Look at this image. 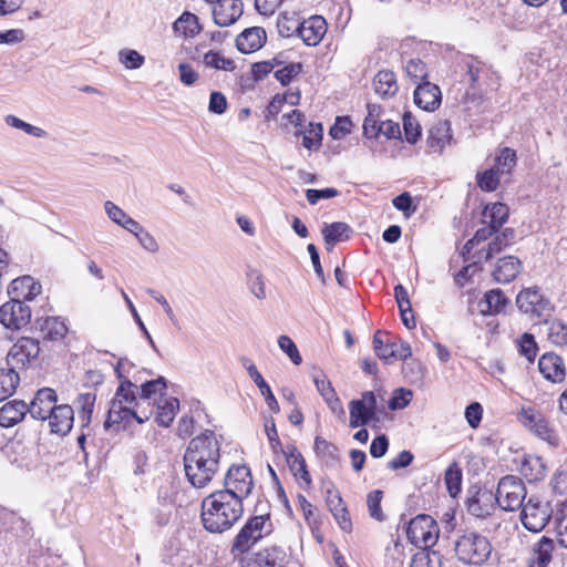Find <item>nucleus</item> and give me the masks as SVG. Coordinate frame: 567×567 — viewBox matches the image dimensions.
Listing matches in <instances>:
<instances>
[{"mask_svg": "<svg viewBox=\"0 0 567 567\" xmlns=\"http://www.w3.org/2000/svg\"><path fill=\"white\" fill-rule=\"evenodd\" d=\"M440 528L437 523L429 515H417L409 523L406 536L409 540L420 547L430 548L439 539Z\"/></svg>", "mask_w": 567, "mask_h": 567, "instance_id": "obj_7", "label": "nucleus"}, {"mask_svg": "<svg viewBox=\"0 0 567 567\" xmlns=\"http://www.w3.org/2000/svg\"><path fill=\"white\" fill-rule=\"evenodd\" d=\"M322 140V125L310 123L309 128L303 133L302 146L309 151L318 148Z\"/></svg>", "mask_w": 567, "mask_h": 567, "instance_id": "obj_55", "label": "nucleus"}, {"mask_svg": "<svg viewBox=\"0 0 567 567\" xmlns=\"http://www.w3.org/2000/svg\"><path fill=\"white\" fill-rule=\"evenodd\" d=\"M267 41V33L261 27H251L245 29L236 38L237 49L245 54L252 53L261 49Z\"/></svg>", "mask_w": 567, "mask_h": 567, "instance_id": "obj_19", "label": "nucleus"}, {"mask_svg": "<svg viewBox=\"0 0 567 567\" xmlns=\"http://www.w3.org/2000/svg\"><path fill=\"white\" fill-rule=\"evenodd\" d=\"M327 504L340 528L347 533L351 532L352 522L341 495L338 492L328 491Z\"/></svg>", "mask_w": 567, "mask_h": 567, "instance_id": "obj_24", "label": "nucleus"}, {"mask_svg": "<svg viewBox=\"0 0 567 567\" xmlns=\"http://www.w3.org/2000/svg\"><path fill=\"white\" fill-rule=\"evenodd\" d=\"M538 369L543 377L553 383H560L566 378L564 361L554 352H547L539 358Z\"/></svg>", "mask_w": 567, "mask_h": 567, "instance_id": "obj_17", "label": "nucleus"}, {"mask_svg": "<svg viewBox=\"0 0 567 567\" xmlns=\"http://www.w3.org/2000/svg\"><path fill=\"white\" fill-rule=\"evenodd\" d=\"M166 389V383L164 378H158L156 380L146 381L141 385L140 400L142 402L151 404H156L162 398L164 391Z\"/></svg>", "mask_w": 567, "mask_h": 567, "instance_id": "obj_33", "label": "nucleus"}, {"mask_svg": "<svg viewBox=\"0 0 567 567\" xmlns=\"http://www.w3.org/2000/svg\"><path fill=\"white\" fill-rule=\"evenodd\" d=\"M406 75L414 82L427 76L426 66L420 59H411L405 64Z\"/></svg>", "mask_w": 567, "mask_h": 567, "instance_id": "obj_61", "label": "nucleus"}, {"mask_svg": "<svg viewBox=\"0 0 567 567\" xmlns=\"http://www.w3.org/2000/svg\"><path fill=\"white\" fill-rule=\"evenodd\" d=\"M350 421L349 425L352 429L367 425L371 420L377 416L371 413L359 400H352L349 403Z\"/></svg>", "mask_w": 567, "mask_h": 567, "instance_id": "obj_40", "label": "nucleus"}, {"mask_svg": "<svg viewBox=\"0 0 567 567\" xmlns=\"http://www.w3.org/2000/svg\"><path fill=\"white\" fill-rule=\"evenodd\" d=\"M444 481L449 494L455 497L461 492L462 471L457 463H452L445 471Z\"/></svg>", "mask_w": 567, "mask_h": 567, "instance_id": "obj_47", "label": "nucleus"}, {"mask_svg": "<svg viewBox=\"0 0 567 567\" xmlns=\"http://www.w3.org/2000/svg\"><path fill=\"white\" fill-rule=\"evenodd\" d=\"M522 264L517 257L506 256L498 260L493 271L494 279L501 284H507L514 280L520 272Z\"/></svg>", "mask_w": 567, "mask_h": 567, "instance_id": "obj_26", "label": "nucleus"}, {"mask_svg": "<svg viewBox=\"0 0 567 567\" xmlns=\"http://www.w3.org/2000/svg\"><path fill=\"white\" fill-rule=\"evenodd\" d=\"M381 106L368 104V114L363 122V134L368 138L378 137V127L381 123Z\"/></svg>", "mask_w": 567, "mask_h": 567, "instance_id": "obj_43", "label": "nucleus"}, {"mask_svg": "<svg viewBox=\"0 0 567 567\" xmlns=\"http://www.w3.org/2000/svg\"><path fill=\"white\" fill-rule=\"evenodd\" d=\"M278 346L280 350L289 357L293 364L299 365L302 362L301 354L290 337L285 334L280 336L278 338Z\"/></svg>", "mask_w": 567, "mask_h": 567, "instance_id": "obj_57", "label": "nucleus"}, {"mask_svg": "<svg viewBox=\"0 0 567 567\" xmlns=\"http://www.w3.org/2000/svg\"><path fill=\"white\" fill-rule=\"evenodd\" d=\"M516 165V153L512 148L505 147L501 151V154L496 157L495 164L492 166L497 169L498 174L503 177L511 174L512 169Z\"/></svg>", "mask_w": 567, "mask_h": 567, "instance_id": "obj_46", "label": "nucleus"}, {"mask_svg": "<svg viewBox=\"0 0 567 567\" xmlns=\"http://www.w3.org/2000/svg\"><path fill=\"white\" fill-rule=\"evenodd\" d=\"M328 24L321 16H312L301 22L298 35L308 47L318 45L327 33Z\"/></svg>", "mask_w": 567, "mask_h": 567, "instance_id": "obj_16", "label": "nucleus"}, {"mask_svg": "<svg viewBox=\"0 0 567 567\" xmlns=\"http://www.w3.org/2000/svg\"><path fill=\"white\" fill-rule=\"evenodd\" d=\"M455 553L457 558L465 564L481 565L488 559L492 546L485 536L468 532L456 540Z\"/></svg>", "mask_w": 567, "mask_h": 567, "instance_id": "obj_4", "label": "nucleus"}, {"mask_svg": "<svg viewBox=\"0 0 567 567\" xmlns=\"http://www.w3.org/2000/svg\"><path fill=\"white\" fill-rule=\"evenodd\" d=\"M313 449L316 454L326 461H334L338 458L337 446L320 436L315 439Z\"/></svg>", "mask_w": 567, "mask_h": 567, "instance_id": "obj_56", "label": "nucleus"}, {"mask_svg": "<svg viewBox=\"0 0 567 567\" xmlns=\"http://www.w3.org/2000/svg\"><path fill=\"white\" fill-rule=\"evenodd\" d=\"M513 237L514 230L509 228L505 229L501 236H497L492 243L488 244L485 259L488 260L494 254L499 252L504 247H506L509 244Z\"/></svg>", "mask_w": 567, "mask_h": 567, "instance_id": "obj_59", "label": "nucleus"}, {"mask_svg": "<svg viewBox=\"0 0 567 567\" xmlns=\"http://www.w3.org/2000/svg\"><path fill=\"white\" fill-rule=\"evenodd\" d=\"M507 305V299L499 289H492L485 293L484 298L478 302L482 315H492L502 312Z\"/></svg>", "mask_w": 567, "mask_h": 567, "instance_id": "obj_32", "label": "nucleus"}, {"mask_svg": "<svg viewBox=\"0 0 567 567\" xmlns=\"http://www.w3.org/2000/svg\"><path fill=\"white\" fill-rule=\"evenodd\" d=\"M56 393L53 389H40L29 406L30 415L35 420L45 421L58 406Z\"/></svg>", "mask_w": 567, "mask_h": 567, "instance_id": "obj_15", "label": "nucleus"}, {"mask_svg": "<svg viewBox=\"0 0 567 567\" xmlns=\"http://www.w3.org/2000/svg\"><path fill=\"white\" fill-rule=\"evenodd\" d=\"M517 349L520 355L525 357L528 362H533L537 354V344L534 336L524 333L516 340Z\"/></svg>", "mask_w": 567, "mask_h": 567, "instance_id": "obj_50", "label": "nucleus"}, {"mask_svg": "<svg viewBox=\"0 0 567 567\" xmlns=\"http://www.w3.org/2000/svg\"><path fill=\"white\" fill-rule=\"evenodd\" d=\"M374 92L382 99L392 97L398 93L399 85L392 71H379L373 79Z\"/></svg>", "mask_w": 567, "mask_h": 567, "instance_id": "obj_31", "label": "nucleus"}, {"mask_svg": "<svg viewBox=\"0 0 567 567\" xmlns=\"http://www.w3.org/2000/svg\"><path fill=\"white\" fill-rule=\"evenodd\" d=\"M52 433L65 435L70 432L74 421L73 409L68 404H61L53 410L47 419Z\"/></svg>", "mask_w": 567, "mask_h": 567, "instance_id": "obj_23", "label": "nucleus"}, {"mask_svg": "<svg viewBox=\"0 0 567 567\" xmlns=\"http://www.w3.org/2000/svg\"><path fill=\"white\" fill-rule=\"evenodd\" d=\"M452 138L451 126L447 121H437L429 130L427 144L434 152H441Z\"/></svg>", "mask_w": 567, "mask_h": 567, "instance_id": "obj_30", "label": "nucleus"}, {"mask_svg": "<svg viewBox=\"0 0 567 567\" xmlns=\"http://www.w3.org/2000/svg\"><path fill=\"white\" fill-rule=\"evenodd\" d=\"M549 341L556 346L567 344V324L561 320L555 319L550 322L547 321Z\"/></svg>", "mask_w": 567, "mask_h": 567, "instance_id": "obj_51", "label": "nucleus"}, {"mask_svg": "<svg viewBox=\"0 0 567 567\" xmlns=\"http://www.w3.org/2000/svg\"><path fill=\"white\" fill-rule=\"evenodd\" d=\"M403 130L406 141L411 144L416 143L421 136V127L419 123L408 113L403 116Z\"/></svg>", "mask_w": 567, "mask_h": 567, "instance_id": "obj_60", "label": "nucleus"}, {"mask_svg": "<svg viewBox=\"0 0 567 567\" xmlns=\"http://www.w3.org/2000/svg\"><path fill=\"white\" fill-rule=\"evenodd\" d=\"M220 442L212 431L194 437L184 454V468L188 482L203 488L219 470Z\"/></svg>", "mask_w": 567, "mask_h": 567, "instance_id": "obj_1", "label": "nucleus"}, {"mask_svg": "<svg viewBox=\"0 0 567 567\" xmlns=\"http://www.w3.org/2000/svg\"><path fill=\"white\" fill-rule=\"evenodd\" d=\"M240 361L243 363V367L246 369L248 375L250 377V379L258 386L260 394L264 396L268 408L272 412L278 413L280 410L279 403H278L277 399L275 398L270 386L268 385V383L265 381L264 377L258 371L255 363L246 357L241 358Z\"/></svg>", "mask_w": 567, "mask_h": 567, "instance_id": "obj_20", "label": "nucleus"}, {"mask_svg": "<svg viewBox=\"0 0 567 567\" xmlns=\"http://www.w3.org/2000/svg\"><path fill=\"white\" fill-rule=\"evenodd\" d=\"M498 171L491 167L482 173L477 174V185L482 190L493 192L497 188L502 176L497 173Z\"/></svg>", "mask_w": 567, "mask_h": 567, "instance_id": "obj_52", "label": "nucleus"}, {"mask_svg": "<svg viewBox=\"0 0 567 567\" xmlns=\"http://www.w3.org/2000/svg\"><path fill=\"white\" fill-rule=\"evenodd\" d=\"M31 319V310L19 298L12 299L0 307V322L8 329L19 330Z\"/></svg>", "mask_w": 567, "mask_h": 567, "instance_id": "obj_12", "label": "nucleus"}, {"mask_svg": "<svg viewBox=\"0 0 567 567\" xmlns=\"http://www.w3.org/2000/svg\"><path fill=\"white\" fill-rule=\"evenodd\" d=\"M4 122L7 125L17 130H21L34 137H44L47 135L45 131L41 127L29 124L14 115H7Z\"/></svg>", "mask_w": 567, "mask_h": 567, "instance_id": "obj_53", "label": "nucleus"}, {"mask_svg": "<svg viewBox=\"0 0 567 567\" xmlns=\"http://www.w3.org/2000/svg\"><path fill=\"white\" fill-rule=\"evenodd\" d=\"M95 402V394L84 393L78 398V404L80 405L79 417L82 423V427H87L91 422Z\"/></svg>", "mask_w": 567, "mask_h": 567, "instance_id": "obj_48", "label": "nucleus"}, {"mask_svg": "<svg viewBox=\"0 0 567 567\" xmlns=\"http://www.w3.org/2000/svg\"><path fill=\"white\" fill-rule=\"evenodd\" d=\"M554 548L553 539L543 536L540 540L533 546L528 567H547L551 560Z\"/></svg>", "mask_w": 567, "mask_h": 567, "instance_id": "obj_29", "label": "nucleus"}, {"mask_svg": "<svg viewBox=\"0 0 567 567\" xmlns=\"http://www.w3.org/2000/svg\"><path fill=\"white\" fill-rule=\"evenodd\" d=\"M132 368L133 364L124 359L118 360L115 367L120 385L111 401L105 427H110L122 422H128L131 419H135L140 424H142L146 422L152 414V411L147 409L138 411V408L145 402H142L140 396H137V382L141 381V378L134 374V381L130 379Z\"/></svg>", "mask_w": 567, "mask_h": 567, "instance_id": "obj_2", "label": "nucleus"}, {"mask_svg": "<svg viewBox=\"0 0 567 567\" xmlns=\"http://www.w3.org/2000/svg\"><path fill=\"white\" fill-rule=\"evenodd\" d=\"M550 518L547 503L530 497L522 507L520 520L524 527L530 532L538 533L545 528Z\"/></svg>", "mask_w": 567, "mask_h": 567, "instance_id": "obj_10", "label": "nucleus"}, {"mask_svg": "<svg viewBox=\"0 0 567 567\" xmlns=\"http://www.w3.org/2000/svg\"><path fill=\"white\" fill-rule=\"evenodd\" d=\"M118 61L125 66V69L136 70L144 64L145 58L136 50L122 49L118 52Z\"/></svg>", "mask_w": 567, "mask_h": 567, "instance_id": "obj_54", "label": "nucleus"}, {"mask_svg": "<svg viewBox=\"0 0 567 567\" xmlns=\"http://www.w3.org/2000/svg\"><path fill=\"white\" fill-rule=\"evenodd\" d=\"M41 292V285L30 276L13 279L9 286L8 293L16 298L32 300Z\"/></svg>", "mask_w": 567, "mask_h": 567, "instance_id": "obj_28", "label": "nucleus"}, {"mask_svg": "<svg viewBox=\"0 0 567 567\" xmlns=\"http://www.w3.org/2000/svg\"><path fill=\"white\" fill-rule=\"evenodd\" d=\"M285 454L287 465L295 478L305 486H309L312 482L306 461L302 454L295 445H288L286 450H281Z\"/></svg>", "mask_w": 567, "mask_h": 567, "instance_id": "obj_18", "label": "nucleus"}, {"mask_svg": "<svg viewBox=\"0 0 567 567\" xmlns=\"http://www.w3.org/2000/svg\"><path fill=\"white\" fill-rule=\"evenodd\" d=\"M243 512V499L230 491H216L202 502L203 525L210 533L228 530Z\"/></svg>", "mask_w": 567, "mask_h": 567, "instance_id": "obj_3", "label": "nucleus"}, {"mask_svg": "<svg viewBox=\"0 0 567 567\" xmlns=\"http://www.w3.org/2000/svg\"><path fill=\"white\" fill-rule=\"evenodd\" d=\"M321 233L327 250L332 251L337 244L346 241L350 238L352 230L348 224L342 221H334L332 224H326Z\"/></svg>", "mask_w": 567, "mask_h": 567, "instance_id": "obj_25", "label": "nucleus"}, {"mask_svg": "<svg viewBox=\"0 0 567 567\" xmlns=\"http://www.w3.org/2000/svg\"><path fill=\"white\" fill-rule=\"evenodd\" d=\"M214 22L219 27L233 25L244 13L241 0H219L212 7Z\"/></svg>", "mask_w": 567, "mask_h": 567, "instance_id": "obj_14", "label": "nucleus"}, {"mask_svg": "<svg viewBox=\"0 0 567 567\" xmlns=\"http://www.w3.org/2000/svg\"><path fill=\"white\" fill-rule=\"evenodd\" d=\"M373 349L380 359L389 360L396 357L398 344L389 340L386 332L377 331L373 336Z\"/></svg>", "mask_w": 567, "mask_h": 567, "instance_id": "obj_38", "label": "nucleus"}, {"mask_svg": "<svg viewBox=\"0 0 567 567\" xmlns=\"http://www.w3.org/2000/svg\"><path fill=\"white\" fill-rule=\"evenodd\" d=\"M441 556L429 548H421L411 559L410 567H441Z\"/></svg>", "mask_w": 567, "mask_h": 567, "instance_id": "obj_45", "label": "nucleus"}, {"mask_svg": "<svg viewBox=\"0 0 567 567\" xmlns=\"http://www.w3.org/2000/svg\"><path fill=\"white\" fill-rule=\"evenodd\" d=\"M286 553L277 546L265 548L248 558L243 567H285Z\"/></svg>", "mask_w": 567, "mask_h": 567, "instance_id": "obj_21", "label": "nucleus"}, {"mask_svg": "<svg viewBox=\"0 0 567 567\" xmlns=\"http://www.w3.org/2000/svg\"><path fill=\"white\" fill-rule=\"evenodd\" d=\"M142 249L150 254H157L159 251V244L155 236L144 228L137 220L133 227L128 230Z\"/></svg>", "mask_w": 567, "mask_h": 567, "instance_id": "obj_36", "label": "nucleus"}, {"mask_svg": "<svg viewBox=\"0 0 567 567\" xmlns=\"http://www.w3.org/2000/svg\"><path fill=\"white\" fill-rule=\"evenodd\" d=\"M301 72L300 63H291L275 72V78L282 84L288 85L291 80Z\"/></svg>", "mask_w": 567, "mask_h": 567, "instance_id": "obj_64", "label": "nucleus"}, {"mask_svg": "<svg viewBox=\"0 0 567 567\" xmlns=\"http://www.w3.org/2000/svg\"><path fill=\"white\" fill-rule=\"evenodd\" d=\"M272 530L269 515L251 517L235 537L231 546L233 554L248 551L259 539Z\"/></svg>", "mask_w": 567, "mask_h": 567, "instance_id": "obj_5", "label": "nucleus"}, {"mask_svg": "<svg viewBox=\"0 0 567 567\" xmlns=\"http://www.w3.org/2000/svg\"><path fill=\"white\" fill-rule=\"evenodd\" d=\"M104 212L109 219L122 227L126 231H128L133 225L136 223L134 218H132L128 214H126L120 206H117L112 200H106L104 203Z\"/></svg>", "mask_w": 567, "mask_h": 567, "instance_id": "obj_39", "label": "nucleus"}, {"mask_svg": "<svg viewBox=\"0 0 567 567\" xmlns=\"http://www.w3.org/2000/svg\"><path fill=\"white\" fill-rule=\"evenodd\" d=\"M249 290L259 300L266 298V285L264 276L259 271H252L249 276Z\"/></svg>", "mask_w": 567, "mask_h": 567, "instance_id": "obj_63", "label": "nucleus"}, {"mask_svg": "<svg viewBox=\"0 0 567 567\" xmlns=\"http://www.w3.org/2000/svg\"><path fill=\"white\" fill-rule=\"evenodd\" d=\"M29 406L23 401L13 400L0 409V425L11 427L23 420Z\"/></svg>", "mask_w": 567, "mask_h": 567, "instance_id": "obj_27", "label": "nucleus"}, {"mask_svg": "<svg viewBox=\"0 0 567 567\" xmlns=\"http://www.w3.org/2000/svg\"><path fill=\"white\" fill-rule=\"evenodd\" d=\"M312 380L323 400H327L328 398L336 394V391L332 388L331 382L327 379L326 374L322 371H317L316 373H313Z\"/></svg>", "mask_w": 567, "mask_h": 567, "instance_id": "obj_62", "label": "nucleus"}, {"mask_svg": "<svg viewBox=\"0 0 567 567\" xmlns=\"http://www.w3.org/2000/svg\"><path fill=\"white\" fill-rule=\"evenodd\" d=\"M40 353L39 341L29 338H20L7 354V363L14 370L27 364H32L38 360Z\"/></svg>", "mask_w": 567, "mask_h": 567, "instance_id": "obj_11", "label": "nucleus"}, {"mask_svg": "<svg viewBox=\"0 0 567 567\" xmlns=\"http://www.w3.org/2000/svg\"><path fill=\"white\" fill-rule=\"evenodd\" d=\"M203 61L207 68L216 70L234 71L236 68L235 62L231 59L225 58L215 51H208L205 53Z\"/></svg>", "mask_w": 567, "mask_h": 567, "instance_id": "obj_49", "label": "nucleus"}, {"mask_svg": "<svg viewBox=\"0 0 567 567\" xmlns=\"http://www.w3.org/2000/svg\"><path fill=\"white\" fill-rule=\"evenodd\" d=\"M383 497L382 491L375 489L368 494L367 505L369 514L375 520L382 522L384 519L383 512L381 509V501Z\"/></svg>", "mask_w": 567, "mask_h": 567, "instance_id": "obj_58", "label": "nucleus"}, {"mask_svg": "<svg viewBox=\"0 0 567 567\" xmlns=\"http://www.w3.org/2000/svg\"><path fill=\"white\" fill-rule=\"evenodd\" d=\"M508 207L502 203L487 205L483 212V223L489 224L497 230L506 223L508 217Z\"/></svg>", "mask_w": 567, "mask_h": 567, "instance_id": "obj_35", "label": "nucleus"}, {"mask_svg": "<svg viewBox=\"0 0 567 567\" xmlns=\"http://www.w3.org/2000/svg\"><path fill=\"white\" fill-rule=\"evenodd\" d=\"M301 25L300 19L296 12H282L277 20L278 32L281 37L289 38L298 33Z\"/></svg>", "mask_w": 567, "mask_h": 567, "instance_id": "obj_42", "label": "nucleus"}, {"mask_svg": "<svg viewBox=\"0 0 567 567\" xmlns=\"http://www.w3.org/2000/svg\"><path fill=\"white\" fill-rule=\"evenodd\" d=\"M414 102L424 111H434L441 104V90L437 85L423 82L414 90Z\"/></svg>", "mask_w": 567, "mask_h": 567, "instance_id": "obj_22", "label": "nucleus"}, {"mask_svg": "<svg viewBox=\"0 0 567 567\" xmlns=\"http://www.w3.org/2000/svg\"><path fill=\"white\" fill-rule=\"evenodd\" d=\"M20 377L13 368L0 369V401L11 396L19 385Z\"/></svg>", "mask_w": 567, "mask_h": 567, "instance_id": "obj_41", "label": "nucleus"}, {"mask_svg": "<svg viewBox=\"0 0 567 567\" xmlns=\"http://www.w3.org/2000/svg\"><path fill=\"white\" fill-rule=\"evenodd\" d=\"M176 34L193 38L200 32L198 18L190 12H184L173 24Z\"/></svg>", "mask_w": 567, "mask_h": 567, "instance_id": "obj_34", "label": "nucleus"}, {"mask_svg": "<svg viewBox=\"0 0 567 567\" xmlns=\"http://www.w3.org/2000/svg\"><path fill=\"white\" fill-rule=\"evenodd\" d=\"M41 331L50 340H60L65 337L68 327L60 318L49 317L41 324Z\"/></svg>", "mask_w": 567, "mask_h": 567, "instance_id": "obj_44", "label": "nucleus"}, {"mask_svg": "<svg viewBox=\"0 0 567 567\" xmlns=\"http://www.w3.org/2000/svg\"><path fill=\"white\" fill-rule=\"evenodd\" d=\"M526 488L520 478L514 475L503 477L497 485L496 502L504 511H516L524 505Z\"/></svg>", "mask_w": 567, "mask_h": 567, "instance_id": "obj_8", "label": "nucleus"}, {"mask_svg": "<svg viewBox=\"0 0 567 567\" xmlns=\"http://www.w3.org/2000/svg\"><path fill=\"white\" fill-rule=\"evenodd\" d=\"M517 419L534 435L550 445L558 444L559 437L542 411L533 406H523L517 414Z\"/></svg>", "mask_w": 567, "mask_h": 567, "instance_id": "obj_6", "label": "nucleus"}, {"mask_svg": "<svg viewBox=\"0 0 567 567\" xmlns=\"http://www.w3.org/2000/svg\"><path fill=\"white\" fill-rule=\"evenodd\" d=\"M225 486L224 491H230L244 499L251 493L254 486L250 470L246 465H233L226 473Z\"/></svg>", "mask_w": 567, "mask_h": 567, "instance_id": "obj_13", "label": "nucleus"}, {"mask_svg": "<svg viewBox=\"0 0 567 567\" xmlns=\"http://www.w3.org/2000/svg\"><path fill=\"white\" fill-rule=\"evenodd\" d=\"M156 421L162 426H169L173 422L176 411L179 409V402L176 398L161 399L157 403Z\"/></svg>", "mask_w": 567, "mask_h": 567, "instance_id": "obj_37", "label": "nucleus"}, {"mask_svg": "<svg viewBox=\"0 0 567 567\" xmlns=\"http://www.w3.org/2000/svg\"><path fill=\"white\" fill-rule=\"evenodd\" d=\"M516 303L520 311L529 315L532 318L543 319L545 323H547V319L554 311L551 302L534 288L520 291L517 295Z\"/></svg>", "mask_w": 567, "mask_h": 567, "instance_id": "obj_9", "label": "nucleus"}]
</instances>
